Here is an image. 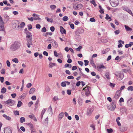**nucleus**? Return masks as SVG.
<instances>
[{
	"label": "nucleus",
	"instance_id": "f257e3e1",
	"mask_svg": "<svg viewBox=\"0 0 133 133\" xmlns=\"http://www.w3.org/2000/svg\"><path fill=\"white\" fill-rule=\"evenodd\" d=\"M21 45V43L17 41L14 42L11 46L10 49L13 51H15L18 49Z\"/></svg>",
	"mask_w": 133,
	"mask_h": 133
},
{
	"label": "nucleus",
	"instance_id": "f03ea898",
	"mask_svg": "<svg viewBox=\"0 0 133 133\" xmlns=\"http://www.w3.org/2000/svg\"><path fill=\"white\" fill-rule=\"evenodd\" d=\"M91 89V87H85L83 88V91H84V94L85 95H84L83 94V92H82V95L83 96V97H85V96H88L90 95L91 94H90V89Z\"/></svg>",
	"mask_w": 133,
	"mask_h": 133
},
{
	"label": "nucleus",
	"instance_id": "7ed1b4c3",
	"mask_svg": "<svg viewBox=\"0 0 133 133\" xmlns=\"http://www.w3.org/2000/svg\"><path fill=\"white\" fill-rule=\"evenodd\" d=\"M115 75L117 76V79L119 81L121 80L124 77V75L122 73L116 72Z\"/></svg>",
	"mask_w": 133,
	"mask_h": 133
},
{
	"label": "nucleus",
	"instance_id": "20e7f679",
	"mask_svg": "<svg viewBox=\"0 0 133 133\" xmlns=\"http://www.w3.org/2000/svg\"><path fill=\"white\" fill-rule=\"evenodd\" d=\"M122 8L123 10L127 12L133 16V14L129 8L127 6H122Z\"/></svg>",
	"mask_w": 133,
	"mask_h": 133
},
{
	"label": "nucleus",
	"instance_id": "39448f33",
	"mask_svg": "<svg viewBox=\"0 0 133 133\" xmlns=\"http://www.w3.org/2000/svg\"><path fill=\"white\" fill-rule=\"evenodd\" d=\"M111 4L112 7H116L118 4V0H113L111 2Z\"/></svg>",
	"mask_w": 133,
	"mask_h": 133
},
{
	"label": "nucleus",
	"instance_id": "423d86ee",
	"mask_svg": "<svg viewBox=\"0 0 133 133\" xmlns=\"http://www.w3.org/2000/svg\"><path fill=\"white\" fill-rule=\"evenodd\" d=\"M4 102L5 103L8 105H10L11 106L12 105L15 103V102L14 100L10 99H9L8 101Z\"/></svg>",
	"mask_w": 133,
	"mask_h": 133
},
{
	"label": "nucleus",
	"instance_id": "0eeeda50",
	"mask_svg": "<svg viewBox=\"0 0 133 133\" xmlns=\"http://www.w3.org/2000/svg\"><path fill=\"white\" fill-rule=\"evenodd\" d=\"M84 32V30L82 28L78 29L75 32V34L76 35H78L81 34L83 33Z\"/></svg>",
	"mask_w": 133,
	"mask_h": 133
},
{
	"label": "nucleus",
	"instance_id": "6e6552de",
	"mask_svg": "<svg viewBox=\"0 0 133 133\" xmlns=\"http://www.w3.org/2000/svg\"><path fill=\"white\" fill-rule=\"evenodd\" d=\"M121 92V91L120 90H118L116 91L115 95L114 96V98L116 99H118L120 95Z\"/></svg>",
	"mask_w": 133,
	"mask_h": 133
},
{
	"label": "nucleus",
	"instance_id": "1a4fd4ad",
	"mask_svg": "<svg viewBox=\"0 0 133 133\" xmlns=\"http://www.w3.org/2000/svg\"><path fill=\"white\" fill-rule=\"evenodd\" d=\"M111 107L109 108V109L111 111H114L116 107V103L114 102H113L111 104Z\"/></svg>",
	"mask_w": 133,
	"mask_h": 133
},
{
	"label": "nucleus",
	"instance_id": "9d476101",
	"mask_svg": "<svg viewBox=\"0 0 133 133\" xmlns=\"http://www.w3.org/2000/svg\"><path fill=\"white\" fill-rule=\"evenodd\" d=\"M31 41L32 39L31 38H30L29 39L27 40V45L28 48H30L31 46L30 45H32Z\"/></svg>",
	"mask_w": 133,
	"mask_h": 133
},
{
	"label": "nucleus",
	"instance_id": "9b49d317",
	"mask_svg": "<svg viewBox=\"0 0 133 133\" xmlns=\"http://www.w3.org/2000/svg\"><path fill=\"white\" fill-rule=\"evenodd\" d=\"M4 133H12L11 130L9 128H6L4 129Z\"/></svg>",
	"mask_w": 133,
	"mask_h": 133
},
{
	"label": "nucleus",
	"instance_id": "f8f14e48",
	"mask_svg": "<svg viewBox=\"0 0 133 133\" xmlns=\"http://www.w3.org/2000/svg\"><path fill=\"white\" fill-rule=\"evenodd\" d=\"M14 24L15 28H18L19 27V23L18 21L15 20L14 21Z\"/></svg>",
	"mask_w": 133,
	"mask_h": 133
},
{
	"label": "nucleus",
	"instance_id": "ddd939ff",
	"mask_svg": "<svg viewBox=\"0 0 133 133\" xmlns=\"http://www.w3.org/2000/svg\"><path fill=\"white\" fill-rule=\"evenodd\" d=\"M3 16L4 18L5 19L4 20L6 22L8 21L10 19L9 16L6 14H4Z\"/></svg>",
	"mask_w": 133,
	"mask_h": 133
},
{
	"label": "nucleus",
	"instance_id": "4468645a",
	"mask_svg": "<svg viewBox=\"0 0 133 133\" xmlns=\"http://www.w3.org/2000/svg\"><path fill=\"white\" fill-rule=\"evenodd\" d=\"M60 32L62 34H66V31L64 29L63 27L60 26Z\"/></svg>",
	"mask_w": 133,
	"mask_h": 133
},
{
	"label": "nucleus",
	"instance_id": "2eb2a0df",
	"mask_svg": "<svg viewBox=\"0 0 133 133\" xmlns=\"http://www.w3.org/2000/svg\"><path fill=\"white\" fill-rule=\"evenodd\" d=\"M52 44L53 46L55 48H57L58 46V44L57 42L55 41H52Z\"/></svg>",
	"mask_w": 133,
	"mask_h": 133
},
{
	"label": "nucleus",
	"instance_id": "dca6fc26",
	"mask_svg": "<svg viewBox=\"0 0 133 133\" xmlns=\"http://www.w3.org/2000/svg\"><path fill=\"white\" fill-rule=\"evenodd\" d=\"M124 27L127 31H131L132 30V29L128 26H127L126 25H124Z\"/></svg>",
	"mask_w": 133,
	"mask_h": 133
},
{
	"label": "nucleus",
	"instance_id": "f3484780",
	"mask_svg": "<svg viewBox=\"0 0 133 133\" xmlns=\"http://www.w3.org/2000/svg\"><path fill=\"white\" fill-rule=\"evenodd\" d=\"M83 7V5L81 4H78L76 6L75 9H81Z\"/></svg>",
	"mask_w": 133,
	"mask_h": 133
},
{
	"label": "nucleus",
	"instance_id": "a211bd4d",
	"mask_svg": "<svg viewBox=\"0 0 133 133\" xmlns=\"http://www.w3.org/2000/svg\"><path fill=\"white\" fill-rule=\"evenodd\" d=\"M64 115V113L63 112H62L60 113L59 115L58 120H61L63 117Z\"/></svg>",
	"mask_w": 133,
	"mask_h": 133
},
{
	"label": "nucleus",
	"instance_id": "6ab92c4d",
	"mask_svg": "<svg viewBox=\"0 0 133 133\" xmlns=\"http://www.w3.org/2000/svg\"><path fill=\"white\" fill-rule=\"evenodd\" d=\"M133 44V42H130L129 44H126L125 45V47L127 48L131 46Z\"/></svg>",
	"mask_w": 133,
	"mask_h": 133
},
{
	"label": "nucleus",
	"instance_id": "aec40b11",
	"mask_svg": "<svg viewBox=\"0 0 133 133\" xmlns=\"http://www.w3.org/2000/svg\"><path fill=\"white\" fill-rule=\"evenodd\" d=\"M25 119L24 117H22L20 118V121L21 123H22L25 121Z\"/></svg>",
	"mask_w": 133,
	"mask_h": 133
},
{
	"label": "nucleus",
	"instance_id": "412c9836",
	"mask_svg": "<svg viewBox=\"0 0 133 133\" xmlns=\"http://www.w3.org/2000/svg\"><path fill=\"white\" fill-rule=\"evenodd\" d=\"M93 111V109L91 108L89 109V110H88L87 113V115H90V114L92 113Z\"/></svg>",
	"mask_w": 133,
	"mask_h": 133
},
{
	"label": "nucleus",
	"instance_id": "4be33fe9",
	"mask_svg": "<svg viewBox=\"0 0 133 133\" xmlns=\"http://www.w3.org/2000/svg\"><path fill=\"white\" fill-rule=\"evenodd\" d=\"M32 36L31 34V33L28 31L26 33V37L28 38H31Z\"/></svg>",
	"mask_w": 133,
	"mask_h": 133
},
{
	"label": "nucleus",
	"instance_id": "5701e85b",
	"mask_svg": "<svg viewBox=\"0 0 133 133\" xmlns=\"http://www.w3.org/2000/svg\"><path fill=\"white\" fill-rule=\"evenodd\" d=\"M56 65V64L50 62L49 64V67L51 68Z\"/></svg>",
	"mask_w": 133,
	"mask_h": 133
},
{
	"label": "nucleus",
	"instance_id": "b1692460",
	"mask_svg": "<svg viewBox=\"0 0 133 133\" xmlns=\"http://www.w3.org/2000/svg\"><path fill=\"white\" fill-rule=\"evenodd\" d=\"M6 89L5 87L2 88L1 89V92L2 93H5L6 91Z\"/></svg>",
	"mask_w": 133,
	"mask_h": 133
},
{
	"label": "nucleus",
	"instance_id": "393cba45",
	"mask_svg": "<svg viewBox=\"0 0 133 133\" xmlns=\"http://www.w3.org/2000/svg\"><path fill=\"white\" fill-rule=\"evenodd\" d=\"M35 91V88H31L29 91V94H33Z\"/></svg>",
	"mask_w": 133,
	"mask_h": 133
},
{
	"label": "nucleus",
	"instance_id": "a878e982",
	"mask_svg": "<svg viewBox=\"0 0 133 133\" xmlns=\"http://www.w3.org/2000/svg\"><path fill=\"white\" fill-rule=\"evenodd\" d=\"M3 116L5 117L6 119L8 120H9L11 119V117H10L7 116L5 114H4L3 115Z\"/></svg>",
	"mask_w": 133,
	"mask_h": 133
},
{
	"label": "nucleus",
	"instance_id": "bb28decb",
	"mask_svg": "<svg viewBox=\"0 0 133 133\" xmlns=\"http://www.w3.org/2000/svg\"><path fill=\"white\" fill-rule=\"evenodd\" d=\"M4 23L3 21L2 18L0 15V25L4 24Z\"/></svg>",
	"mask_w": 133,
	"mask_h": 133
},
{
	"label": "nucleus",
	"instance_id": "cd10ccee",
	"mask_svg": "<svg viewBox=\"0 0 133 133\" xmlns=\"http://www.w3.org/2000/svg\"><path fill=\"white\" fill-rule=\"evenodd\" d=\"M26 95V93H24L20 96V98H24Z\"/></svg>",
	"mask_w": 133,
	"mask_h": 133
},
{
	"label": "nucleus",
	"instance_id": "c85d7f7f",
	"mask_svg": "<svg viewBox=\"0 0 133 133\" xmlns=\"http://www.w3.org/2000/svg\"><path fill=\"white\" fill-rule=\"evenodd\" d=\"M91 3L93 4L95 7L97 6V4L96 3V2L94 0H91L90 1Z\"/></svg>",
	"mask_w": 133,
	"mask_h": 133
},
{
	"label": "nucleus",
	"instance_id": "c756f323",
	"mask_svg": "<svg viewBox=\"0 0 133 133\" xmlns=\"http://www.w3.org/2000/svg\"><path fill=\"white\" fill-rule=\"evenodd\" d=\"M90 63L93 67L95 66V64L94 61L92 59L90 61Z\"/></svg>",
	"mask_w": 133,
	"mask_h": 133
},
{
	"label": "nucleus",
	"instance_id": "7c9ffc66",
	"mask_svg": "<svg viewBox=\"0 0 133 133\" xmlns=\"http://www.w3.org/2000/svg\"><path fill=\"white\" fill-rule=\"evenodd\" d=\"M45 18L46 19L47 21L48 22H50L51 23H52L53 22V20L52 18H49L47 17H45Z\"/></svg>",
	"mask_w": 133,
	"mask_h": 133
},
{
	"label": "nucleus",
	"instance_id": "2f4dec72",
	"mask_svg": "<svg viewBox=\"0 0 133 133\" xmlns=\"http://www.w3.org/2000/svg\"><path fill=\"white\" fill-rule=\"evenodd\" d=\"M97 68L98 69H101L102 68L103 69H106V67L104 66L102 64L97 67Z\"/></svg>",
	"mask_w": 133,
	"mask_h": 133
},
{
	"label": "nucleus",
	"instance_id": "473e14b6",
	"mask_svg": "<svg viewBox=\"0 0 133 133\" xmlns=\"http://www.w3.org/2000/svg\"><path fill=\"white\" fill-rule=\"evenodd\" d=\"M127 90L128 91H133V87L131 86L127 88Z\"/></svg>",
	"mask_w": 133,
	"mask_h": 133
},
{
	"label": "nucleus",
	"instance_id": "72a5a7b5",
	"mask_svg": "<svg viewBox=\"0 0 133 133\" xmlns=\"http://www.w3.org/2000/svg\"><path fill=\"white\" fill-rule=\"evenodd\" d=\"M50 8L52 10H54L56 8V6L55 5H51L50 6Z\"/></svg>",
	"mask_w": 133,
	"mask_h": 133
},
{
	"label": "nucleus",
	"instance_id": "f704fd0d",
	"mask_svg": "<svg viewBox=\"0 0 133 133\" xmlns=\"http://www.w3.org/2000/svg\"><path fill=\"white\" fill-rule=\"evenodd\" d=\"M45 111H46V109H43L42 110V112H41V118H42L43 116V115L44 114V113L45 112Z\"/></svg>",
	"mask_w": 133,
	"mask_h": 133
},
{
	"label": "nucleus",
	"instance_id": "c9c22d12",
	"mask_svg": "<svg viewBox=\"0 0 133 133\" xmlns=\"http://www.w3.org/2000/svg\"><path fill=\"white\" fill-rule=\"evenodd\" d=\"M64 66L65 68L69 67L70 68L71 67L72 65L71 64L66 63L65 64Z\"/></svg>",
	"mask_w": 133,
	"mask_h": 133
},
{
	"label": "nucleus",
	"instance_id": "e433bc0d",
	"mask_svg": "<svg viewBox=\"0 0 133 133\" xmlns=\"http://www.w3.org/2000/svg\"><path fill=\"white\" fill-rule=\"evenodd\" d=\"M22 104V102L21 101H18L17 107H19L21 106Z\"/></svg>",
	"mask_w": 133,
	"mask_h": 133
},
{
	"label": "nucleus",
	"instance_id": "4c0bfd02",
	"mask_svg": "<svg viewBox=\"0 0 133 133\" xmlns=\"http://www.w3.org/2000/svg\"><path fill=\"white\" fill-rule=\"evenodd\" d=\"M109 49H107L102 51V54H104L107 53V52L109 51Z\"/></svg>",
	"mask_w": 133,
	"mask_h": 133
},
{
	"label": "nucleus",
	"instance_id": "58836bf2",
	"mask_svg": "<svg viewBox=\"0 0 133 133\" xmlns=\"http://www.w3.org/2000/svg\"><path fill=\"white\" fill-rule=\"evenodd\" d=\"M68 19V18L66 16L64 17L63 18V20L64 21H67Z\"/></svg>",
	"mask_w": 133,
	"mask_h": 133
},
{
	"label": "nucleus",
	"instance_id": "ea45409f",
	"mask_svg": "<svg viewBox=\"0 0 133 133\" xmlns=\"http://www.w3.org/2000/svg\"><path fill=\"white\" fill-rule=\"evenodd\" d=\"M25 25V23L24 22H22L20 25H19V27L21 28H23Z\"/></svg>",
	"mask_w": 133,
	"mask_h": 133
},
{
	"label": "nucleus",
	"instance_id": "a19ab883",
	"mask_svg": "<svg viewBox=\"0 0 133 133\" xmlns=\"http://www.w3.org/2000/svg\"><path fill=\"white\" fill-rule=\"evenodd\" d=\"M61 85L62 87H64L66 86V84L65 82H63L61 83Z\"/></svg>",
	"mask_w": 133,
	"mask_h": 133
},
{
	"label": "nucleus",
	"instance_id": "79ce46f5",
	"mask_svg": "<svg viewBox=\"0 0 133 133\" xmlns=\"http://www.w3.org/2000/svg\"><path fill=\"white\" fill-rule=\"evenodd\" d=\"M12 61L16 63H17L18 62V59L16 58H15L12 60Z\"/></svg>",
	"mask_w": 133,
	"mask_h": 133
},
{
	"label": "nucleus",
	"instance_id": "37998d69",
	"mask_svg": "<svg viewBox=\"0 0 133 133\" xmlns=\"http://www.w3.org/2000/svg\"><path fill=\"white\" fill-rule=\"evenodd\" d=\"M58 99V97L57 96H54L53 98V100L54 102L56 101Z\"/></svg>",
	"mask_w": 133,
	"mask_h": 133
},
{
	"label": "nucleus",
	"instance_id": "c03bdc74",
	"mask_svg": "<svg viewBox=\"0 0 133 133\" xmlns=\"http://www.w3.org/2000/svg\"><path fill=\"white\" fill-rule=\"evenodd\" d=\"M109 74L108 72L106 73L105 75V77L108 79L110 78V77L109 76Z\"/></svg>",
	"mask_w": 133,
	"mask_h": 133
},
{
	"label": "nucleus",
	"instance_id": "a18cd8bd",
	"mask_svg": "<svg viewBox=\"0 0 133 133\" xmlns=\"http://www.w3.org/2000/svg\"><path fill=\"white\" fill-rule=\"evenodd\" d=\"M84 65L86 66L88 65L89 62L88 60H84Z\"/></svg>",
	"mask_w": 133,
	"mask_h": 133
},
{
	"label": "nucleus",
	"instance_id": "49530a36",
	"mask_svg": "<svg viewBox=\"0 0 133 133\" xmlns=\"http://www.w3.org/2000/svg\"><path fill=\"white\" fill-rule=\"evenodd\" d=\"M14 114L16 115H19V112L17 110H16V111H14Z\"/></svg>",
	"mask_w": 133,
	"mask_h": 133
},
{
	"label": "nucleus",
	"instance_id": "de8ad7c7",
	"mask_svg": "<svg viewBox=\"0 0 133 133\" xmlns=\"http://www.w3.org/2000/svg\"><path fill=\"white\" fill-rule=\"evenodd\" d=\"M50 88L46 86L45 88V91L47 92H49L50 91Z\"/></svg>",
	"mask_w": 133,
	"mask_h": 133
},
{
	"label": "nucleus",
	"instance_id": "09e8293b",
	"mask_svg": "<svg viewBox=\"0 0 133 133\" xmlns=\"http://www.w3.org/2000/svg\"><path fill=\"white\" fill-rule=\"evenodd\" d=\"M39 101L38 100H37L36 102V103L35 104V108H37L38 106V103H39Z\"/></svg>",
	"mask_w": 133,
	"mask_h": 133
},
{
	"label": "nucleus",
	"instance_id": "8fccbe9b",
	"mask_svg": "<svg viewBox=\"0 0 133 133\" xmlns=\"http://www.w3.org/2000/svg\"><path fill=\"white\" fill-rule=\"evenodd\" d=\"M82 47L81 46H79L78 47L76 48V50L78 51H80L81 49H82Z\"/></svg>",
	"mask_w": 133,
	"mask_h": 133
},
{
	"label": "nucleus",
	"instance_id": "3c124183",
	"mask_svg": "<svg viewBox=\"0 0 133 133\" xmlns=\"http://www.w3.org/2000/svg\"><path fill=\"white\" fill-rule=\"evenodd\" d=\"M105 19H107V20L110 19V21H111V18L109 16V15L107 14L106 15Z\"/></svg>",
	"mask_w": 133,
	"mask_h": 133
},
{
	"label": "nucleus",
	"instance_id": "603ef678",
	"mask_svg": "<svg viewBox=\"0 0 133 133\" xmlns=\"http://www.w3.org/2000/svg\"><path fill=\"white\" fill-rule=\"evenodd\" d=\"M41 31L42 32H45L46 31V29L45 27H44L42 29Z\"/></svg>",
	"mask_w": 133,
	"mask_h": 133
},
{
	"label": "nucleus",
	"instance_id": "864d4df0",
	"mask_svg": "<svg viewBox=\"0 0 133 133\" xmlns=\"http://www.w3.org/2000/svg\"><path fill=\"white\" fill-rule=\"evenodd\" d=\"M28 28L29 30H30V29L32 28V26L31 24H29L28 25Z\"/></svg>",
	"mask_w": 133,
	"mask_h": 133
},
{
	"label": "nucleus",
	"instance_id": "5fc2aeb1",
	"mask_svg": "<svg viewBox=\"0 0 133 133\" xmlns=\"http://www.w3.org/2000/svg\"><path fill=\"white\" fill-rule=\"evenodd\" d=\"M55 28L54 26H52L50 28V30L52 32H54L55 30Z\"/></svg>",
	"mask_w": 133,
	"mask_h": 133
},
{
	"label": "nucleus",
	"instance_id": "6e6d98bb",
	"mask_svg": "<svg viewBox=\"0 0 133 133\" xmlns=\"http://www.w3.org/2000/svg\"><path fill=\"white\" fill-rule=\"evenodd\" d=\"M48 110L51 113L52 112V108L51 107V106H50Z\"/></svg>",
	"mask_w": 133,
	"mask_h": 133
},
{
	"label": "nucleus",
	"instance_id": "4d7b16f0",
	"mask_svg": "<svg viewBox=\"0 0 133 133\" xmlns=\"http://www.w3.org/2000/svg\"><path fill=\"white\" fill-rule=\"evenodd\" d=\"M31 85H32V84L31 83H28L26 85V87L27 88H29L31 86Z\"/></svg>",
	"mask_w": 133,
	"mask_h": 133
},
{
	"label": "nucleus",
	"instance_id": "13d9d810",
	"mask_svg": "<svg viewBox=\"0 0 133 133\" xmlns=\"http://www.w3.org/2000/svg\"><path fill=\"white\" fill-rule=\"evenodd\" d=\"M20 129L23 132H24L25 131V129L22 126L20 128Z\"/></svg>",
	"mask_w": 133,
	"mask_h": 133
},
{
	"label": "nucleus",
	"instance_id": "bf43d9fd",
	"mask_svg": "<svg viewBox=\"0 0 133 133\" xmlns=\"http://www.w3.org/2000/svg\"><path fill=\"white\" fill-rule=\"evenodd\" d=\"M107 132L108 133H111V132H112L113 131L111 129H107Z\"/></svg>",
	"mask_w": 133,
	"mask_h": 133
},
{
	"label": "nucleus",
	"instance_id": "052dcab7",
	"mask_svg": "<svg viewBox=\"0 0 133 133\" xmlns=\"http://www.w3.org/2000/svg\"><path fill=\"white\" fill-rule=\"evenodd\" d=\"M115 84H114L110 83L109 85L112 88H114L115 87Z\"/></svg>",
	"mask_w": 133,
	"mask_h": 133
},
{
	"label": "nucleus",
	"instance_id": "680f3d73",
	"mask_svg": "<svg viewBox=\"0 0 133 133\" xmlns=\"http://www.w3.org/2000/svg\"><path fill=\"white\" fill-rule=\"evenodd\" d=\"M0 81L2 83H3L4 82V78L3 77H0Z\"/></svg>",
	"mask_w": 133,
	"mask_h": 133
},
{
	"label": "nucleus",
	"instance_id": "e2e57ef3",
	"mask_svg": "<svg viewBox=\"0 0 133 133\" xmlns=\"http://www.w3.org/2000/svg\"><path fill=\"white\" fill-rule=\"evenodd\" d=\"M36 27L37 29H40L41 28V26L40 24H37L36 25Z\"/></svg>",
	"mask_w": 133,
	"mask_h": 133
},
{
	"label": "nucleus",
	"instance_id": "0e129e2a",
	"mask_svg": "<svg viewBox=\"0 0 133 133\" xmlns=\"http://www.w3.org/2000/svg\"><path fill=\"white\" fill-rule=\"evenodd\" d=\"M6 64L7 66L8 67H10V63L9 60H7L6 61Z\"/></svg>",
	"mask_w": 133,
	"mask_h": 133
},
{
	"label": "nucleus",
	"instance_id": "69168bd1",
	"mask_svg": "<svg viewBox=\"0 0 133 133\" xmlns=\"http://www.w3.org/2000/svg\"><path fill=\"white\" fill-rule=\"evenodd\" d=\"M71 90H68L67 91V93L69 95L71 94Z\"/></svg>",
	"mask_w": 133,
	"mask_h": 133
},
{
	"label": "nucleus",
	"instance_id": "338daca9",
	"mask_svg": "<svg viewBox=\"0 0 133 133\" xmlns=\"http://www.w3.org/2000/svg\"><path fill=\"white\" fill-rule=\"evenodd\" d=\"M1 73L2 74H5V70L4 69H2L1 70Z\"/></svg>",
	"mask_w": 133,
	"mask_h": 133
},
{
	"label": "nucleus",
	"instance_id": "774afa93",
	"mask_svg": "<svg viewBox=\"0 0 133 133\" xmlns=\"http://www.w3.org/2000/svg\"><path fill=\"white\" fill-rule=\"evenodd\" d=\"M34 115L33 114H32L31 115H29V117L31 119H34Z\"/></svg>",
	"mask_w": 133,
	"mask_h": 133
}]
</instances>
